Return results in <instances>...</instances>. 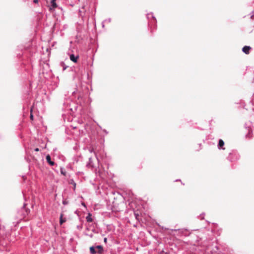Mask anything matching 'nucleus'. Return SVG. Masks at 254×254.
<instances>
[{
    "mask_svg": "<svg viewBox=\"0 0 254 254\" xmlns=\"http://www.w3.org/2000/svg\"><path fill=\"white\" fill-rule=\"evenodd\" d=\"M251 48L250 46H245L243 48V51L246 54H249Z\"/></svg>",
    "mask_w": 254,
    "mask_h": 254,
    "instance_id": "nucleus-1",
    "label": "nucleus"
},
{
    "mask_svg": "<svg viewBox=\"0 0 254 254\" xmlns=\"http://www.w3.org/2000/svg\"><path fill=\"white\" fill-rule=\"evenodd\" d=\"M70 60L74 63H76L77 61V59H78V56H75L73 54H71L69 56Z\"/></svg>",
    "mask_w": 254,
    "mask_h": 254,
    "instance_id": "nucleus-2",
    "label": "nucleus"
},
{
    "mask_svg": "<svg viewBox=\"0 0 254 254\" xmlns=\"http://www.w3.org/2000/svg\"><path fill=\"white\" fill-rule=\"evenodd\" d=\"M46 159L47 161L48 162V163H49L50 165H51V166H53V165H54L55 163H54V162H53V161H52L51 160V157H50V155H49V154H48V155H47L46 156Z\"/></svg>",
    "mask_w": 254,
    "mask_h": 254,
    "instance_id": "nucleus-3",
    "label": "nucleus"
},
{
    "mask_svg": "<svg viewBox=\"0 0 254 254\" xmlns=\"http://www.w3.org/2000/svg\"><path fill=\"white\" fill-rule=\"evenodd\" d=\"M63 216H64V214L62 213L60 216V223L61 225H62L64 222H65L66 221L65 219L63 218Z\"/></svg>",
    "mask_w": 254,
    "mask_h": 254,
    "instance_id": "nucleus-4",
    "label": "nucleus"
},
{
    "mask_svg": "<svg viewBox=\"0 0 254 254\" xmlns=\"http://www.w3.org/2000/svg\"><path fill=\"white\" fill-rule=\"evenodd\" d=\"M86 220L87 222H91L92 221V219L91 217V214L90 213H89L86 217Z\"/></svg>",
    "mask_w": 254,
    "mask_h": 254,
    "instance_id": "nucleus-5",
    "label": "nucleus"
},
{
    "mask_svg": "<svg viewBox=\"0 0 254 254\" xmlns=\"http://www.w3.org/2000/svg\"><path fill=\"white\" fill-rule=\"evenodd\" d=\"M52 6L53 8H55L57 7V5L56 3V0H51Z\"/></svg>",
    "mask_w": 254,
    "mask_h": 254,
    "instance_id": "nucleus-6",
    "label": "nucleus"
},
{
    "mask_svg": "<svg viewBox=\"0 0 254 254\" xmlns=\"http://www.w3.org/2000/svg\"><path fill=\"white\" fill-rule=\"evenodd\" d=\"M224 145V142L222 139L219 140L218 146L220 147H222Z\"/></svg>",
    "mask_w": 254,
    "mask_h": 254,
    "instance_id": "nucleus-7",
    "label": "nucleus"
},
{
    "mask_svg": "<svg viewBox=\"0 0 254 254\" xmlns=\"http://www.w3.org/2000/svg\"><path fill=\"white\" fill-rule=\"evenodd\" d=\"M90 251L92 254H95L96 253V251L93 247H91L90 248Z\"/></svg>",
    "mask_w": 254,
    "mask_h": 254,
    "instance_id": "nucleus-8",
    "label": "nucleus"
},
{
    "mask_svg": "<svg viewBox=\"0 0 254 254\" xmlns=\"http://www.w3.org/2000/svg\"><path fill=\"white\" fill-rule=\"evenodd\" d=\"M97 248L99 250L100 252H102L103 251V248L101 246H98Z\"/></svg>",
    "mask_w": 254,
    "mask_h": 254,
    "instance_id": "nucleus-9",
    "label": "nucleus"
},
{
    "mask_svg": "<svg viewBox=\"0 0 254 254\" xmlns=\"http://www.w3.org/2000/svg\"><path fill=\"white\" fill-rule=\"evenodd\" d=\"M32 108L31 109V114H30V118L31 120H33V115L32 114Z\"/></svg>",
    "mask_w": 254,
    "mask_h": 254,
    "instance_id": "nucleus-10",
    "label": "nucleus"
},
{
    "mask_svg": "<svg viewBox=\"0 0 254 254\" xmlns=\"http://www.w3.org/2000/svg\"><path fill=\"white\" fill-rule=\"evenodd\" d=\"M104 242H105V243H106V242H107V238H104Z\"/></svg>",
    "mask_w": 254,
    "mask_h": 254,
    "instance_id": "nucleus-11",
    "label": "nucleus"
},
{
    "mask_svg": "<svg viewBox=\"0 0 254 254\" xmlns=\"http://www.w3.org/2000/svg\"><path fill=\"white\" fill-rule=\"evenodd\" d=\"M34 1V3H38V0H34V1Z\"/></svg>",
    "mask_w": 254,
    "mask_h": 254,
    "instance_id": "nucleus-12",
    "label": "nucleus"
},
{
    "mask_svg": "<svg viewBox=\"0 0 254 254\" xmlns=\"http://www.w3.org/2000/svg\"><path fill=\"white\" fill-rule=\"evenodd\" d=\"M35 151H39V148H35Z\"/></svg>",
    "mask_w": 254,
    "mask_h": 254,
    "instance_id": "nucleus-13",
    "label": "nucleus"
},
{
    "mask_svg": "<svg viewBox=\"0 0 254 254\" xmlns=\"http://www.w3.org/2000/svg\"><path fill=\"white\" fill-rule=\"evenodd\" d=\"M61 173L63 174V175H65L64 172H63L62 170H61Z\"/></svg>",
    "mask_w": 254,
    "mask_h": 254,
    "instance_id": "nucleus-14",
    "label": "nucleus"
},
{
    "mask_svg": "<svg viewBox=\"0 0 254 254\" xmlns=\"http://www.w3.org/2000/svg\"><path fill=\"white\" fill-rule=\"evenodd\" d=\"M63 204H66V202L65 201H63Z\"/></svg>",
    "mask_w": 254,
    "mask_h": 254,
    "instance_id": "nucleus-15",
    "label": "nucleus"
}]
</instances>
